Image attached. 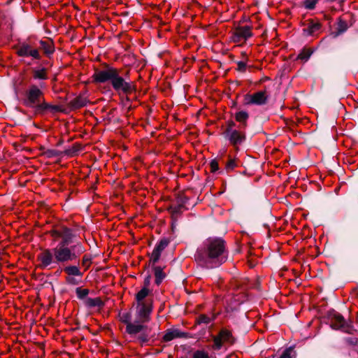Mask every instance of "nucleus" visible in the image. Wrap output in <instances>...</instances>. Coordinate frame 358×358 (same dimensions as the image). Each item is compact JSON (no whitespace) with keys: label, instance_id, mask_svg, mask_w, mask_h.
I'll list each match as a JSON object with an SVG mask.
<instances>
[{"label":"nucleus","instance_id":"nucleus-20","mask_svg":"<svg viewBox=\"0 0 358 358\" xmlns=\"http://www.w3.org/2000/svg\"><path fill=\"white\" fill-rule=\"evenodd\" d=\"M154 274L155 277V283L159 285L165 278V273L160 266L154 267Z\"/></svg>","mask_w":358,"mask_h":358},{"label":"nucleus","instance_id":"nucleus-23","mask_svg":"<svg viewBox=\"0 0 358 358\" xmlns=\"http://www.w3.org/2000/svg\"><path fill=\"white\" fill-rule=\"evenodd\" d=\"M86 104V99L82 96L76 97L71 101V106L73 108H80L85 106Z\"/></svg>","mask_w":358,"mask_h":358},{"label":"nucleus","instance_id":"nucleus-10","mask_svg":"<svg viewBox=\"0 0 358 358\" xmlns=\"http://www.w3.org/2000/svg\"><path fill=\"white\" fill-rule=\"evenodd\" d=\"M152 303H136V320L138 322H147L150 320V315L152 312Z\"/></svg>","mask_w":358,"mask_h":358},{"label":"nucleus","instance_id":"nucleus-18","mask_svg":"<svg viewBox=\"0 0 358 358\" xmlns=\"http://www.w3.org/2000/svg\"><path fill=\"white\" fill-rule=\"evenodd\" d=\"M33 78L35 80H46L48 79L46 69L45 68L34 69L33 70Z\"/></svg>","mask_w":358,"mask_h":358},{"label":"nucleus","instance_id":"nucleus-24","mask_svg":"<svg viewBox=\"0 0 358 358\" xmlns=\"http://www.w3.org/2000/svg\"><path fill=\"white\" fill-rule=\"evenodd\" d=\"M320 29V24L319 23L311 22L307 27V28L304 29V31L307 33L308 35H312L317 31Z\"/></svg>","mask_w":358,"mask_h":358},{"label":"nucleus","instance_id":"nucleus-13","mask_svg":"<svg viewBox=\"0 0 358 358\" xmlns=\"http://www.w3.org/2000/svg\"><path fill=\"white\" fill-rule=\"evenodd\" d=\"M169 241L166 238L162 239L154 248L151 257L150 261L155 264L159 259L162 252L168 246Z\"/></svg>","mask_w":358,"mask_h":358},{"label":"nucleus","instance_id":"nucleus-35","mask_svg":"<svg viewBox=\"0 0 358 358\" xmlns=\"http://www.w3.org/2000/svg\"><path fill=\"white\" fill-rule=\"evenodd\" d=\"M76 276H66V282L72 285H77L80 283V281L76 280Z\"/></svg>","mask_w":358,"mask_h":358},{"label":"nucleus","instance_id":"nucleus-27","mask_svg":"<svg viewBox=\"0 0 358 358\" xmlns=\"http://www.w3.org/2000/svg\"><path fill=\"white\" fill-rule=\"evenodd\" d=\"M92 257L91 255L86 254L82 258V265L85 267V270H87L92 262Z\"/></svg>","mask_w":358,"mask_h":358},{"label":"nucleus","instance_id":"nucleus-25","mask_svg":"<svg viewBox=\"0 0 358 358\" xmlns=\"http://www.w3.org/2000/svg\"><path fill=\"white\" fill-rule=\"evenodd\" d=\"M313 53V51L310 50H303L298 55L297 59L303 60L304 62L308 61Z\"/></svg>","mask_w":358,"mask_h":358},{"label":"nucleus","instance_id":"nucleus-33","mask_svg":"<svg viewBox=\"0 0 358 358\" xmlns=\"http://www.w3.org/2000/svg\"><path fill=\"white\" fill-rule=\"evenodd\" d=\"M293 353L294 350L292 348H287L283 352L279 358H294V355H292Z\"/></svg>","mask_w":358,"mask_h":358},{"label":"nucleus","instance_id":"nucleus-30","mask_svg":"<svg viewBox=\"0 0 358 358\" xmlns=\"http://www.w3.org/2000/svg\"><path fill=\"white\" fill-rule=\"evenodd\" d=\"M120 320L127 325H129V324L131 323V316L129 313H123L122 314L120 315Z\"/></svg>","mask_w":358,"mask_h":358},{"label":"nucleus","instance_id":"nucleus-1","mask_svg":"<svg viewBox=\"0 0 358 358\" xmlns=\"http://www.w3.org/2000/svg\"><path fill=\"white\" fill-rule=\"evenodd\" d=\"M50 234L61 241L54 248L45 249L38 255L40 268H52L57 264L72 262L85 252L82 243L73 241L76 235L71 229L62 227L51 231Z\"/></svg>","mask_w":358,"mask_h":358},{"label":"nucleus","instance_id":"nucleus-26","mask_svg":"<svg viewBox=\"0 0 358 358\" xmlns=\"http://www.w3.org/2000/svg\"><path fill=\"white\" fill-rule=\"evenodd\" d=\"M213 320V318H212L209 316H207L206 315H200L196 319V322L199 324H209Z\"/></svg>","mask_w":358,"mask_h":358},{"label":"nucleus","instance_id":"nucleus-36","mask_svg":"<svg viewBox=\"0 0 358 358\" xmlns=\"http://www.w3.org/2000/svg\"><path fill=\"white\" fill-rule=\"evenodd\" d=\"M238 70L239 71H245L246 69L247 64L245 62L240 61L237 63Z\"/></svg>","mask_w":358,"mask_h":358},{"label":"nucleus","instance_id":"nucleus-5","mask_svg":"<svg viewBox=\"0 0 358 358\" xmlns=\"http://www.w3.org/2000/svg\"><path fill=\"white\" fill-rule=\"evenodd\" d=\"M225 138L234 146L242 144L245 140V134L241 129H236V124L233 121H229L224 132Z\"/></svg>","mask_w":358,"mask_h":358},{"label":"nucleus","instance_id":"nucleus-7","mask_svg":"<svg viewBox=\"0 0 358 358\" xmlns=\"http://www.w3.org/2000/svg\"><path fill=\"white\" fill-rule=\"evenodd\" d=\"M329 320L331 323L330 326L334 329L341 330L350 334H352L355 331L351 323L347 322L341 314L335 311H332L329 314Z\"/></svg>","mask_w":358,"mask_h":358},{"label":"nucleus","instance_id":"nucleus-6","mask_svg":"<svg viewBox=\"0 0 358 358\" xmlns=\"http://www.w3.org/2000/svg\"><path fill=\"white\" fill-rule=\"evenodd\" d=\"M142 323L135 320L134 322L127 325L126 331L131 336L139 334L137 338L140 343H144L149 341L150 330L148 326L143 325Z\"/></svg>","mask_w":358,"mask_h":358},{"label":"nucleus","instance_id":"nucleus-15","mask_svg":"<svg viewBox=\"0 0 358 358\" xmlns=\"http://www.w3.org/2000/svg\"><path fill=\"white\" fill-rule=\"evenodd\" d=\"M151 290L146 287H143L136 294V300L137 303H152V301L149 298Z\"/></svg>","mask_w":358,"mask_h":358},{"label":"nucleus","instance_id":"nucleus-12","mask_svg":"<svg viewBox=\"0 0 358 358\" xmlns=\"http://www.w3.org/2000/svg\"><path fill=\"white\" fill-rule=\"evenodd\" d=\"M231 337L230 331L225 329L221 330L220 334L213 338V348L217 350H220L222 347V343L224 342H229Z\"/></svg>","mask_w":358,"mask_h":358},{"label":"nucleus","instance_id":"nucleus-22","mask_svg":"<svg viewBox=\"0 0 358 358\" xmlns=\"http://www.w3.org/2000/svg\"><path fill=\"white\" fill-rule=\"evenodd\" d=\"M85 304L90 308H93L101 307L103 303L100 298H87L85 301Z\"/></svg>","mask_w":358,"mask_h":358},{"label":"nucleus","instance_id":"nucleus-14","mask_svg":"<svg viewBox=\"0 0 358 358\" xmlns=\"http://www.w3.org/2000/svg\"><path fill=\"white\" fill-rule=\"evenodd\" d=\"M36 112L41 113L47 110H50L52 113H57L62 111V108L58 105H52L45 101H41L39 104L35 108Z\"/></svg>","mask_w":358,"mask_h":358},{"label":"nucleus","instance_id":"nucleus-3","mask_svg":"<svg viewBox=\"0 0 358 358\" xmlns=\"http://www.w3.org/2000/svg\"><path fill=\"white\" fill-rule=\"evenodd\" d=\"M92 78L98 83L110 82L114 90L119 94H127L134 90L132 83L120 75V70L110 65H106L103 69L96 70Z\"/></svg>","mask_w":358,"mask_h":358},{"label":"nucleus","instance_id":"nucleus-40","mask_svg":"<svg viewBox=\"0 0 358 358\" xmlns=\"http://www.w3.org/2000/svg\"><path fill=\"white\" fill-rule=\"evenodd\" d=\"M73 152H73V151H71V150H68V151H66V153H67L68 155H72Z\"/></svg>","mask_w":358,"mask_h":358},{"label":"nucleus","instance_id":"nucleus-28","mask_svg":"<svg viewBox=\"0 0 358 358\" xmlns=\"http://www.w3.org/2000/svg\"><path fill=\"white\" fill-rule=\"evenodd\" d=\"M192 358H210L207 352L202 350H197L192 354Z\"/></svg>","mask_w":358,"mask_h":358},{"label":"nucleus","instance_id":"nucleus-32","mask_svg":"<svg viewBox=\"0 0 358 358\" xmlns=\"http://www.w3.org/2000/svg\"><path fill=\"white\" fill-rule=\"evenodd\" d=\"M182 208V205L171 206L169 208V210H170L171 213L172 214V215L176 216L180 213Z\"/></svg>","mask_w":358,"mask_h":358},{"label":"nucleus","instance_id":"nucleus-21","mask_svg":"<svg viewBox=\"0 0 358 358\" xmlns=\"http://www.w3.org/2000/svg\"><path fill=\"white\" fill-rule=\"evenodd\" d=\"M248 113L245 111H239L235 115L236 120L240 122L243 127L246 126V122L248 119Z\"/></svg>","mask_w":358,"mask_h":358},{"label":"nucleus","instance_id":"nucleus-31","mask_svg":"<svg viewBox=\"0 0 358 358\" xmlns=\"http://www.w3.org/2000/svg\"><path fill=\"white\" fill-rule=\"evenodd\" d=\"M76 292L77 296L79 299H84L88 295L89 290L87 289H82L80 287H78V288H76Z\"/></svg>","mask_w":358,"mask_h":358},{"label":"nucleus","instance_id":"nucleus-19","mask_svg":"<svg viewBox=\"0 0 358 358\" xmlns=\"http://www.w3.org/2000/svg\"><path fill=\"white\" fill-rule=\"evenodd\" d=\"M39 43L40 48L43 50L45 55H50L54 52L55 49L51 42L40 41Z\"/></svg>","mask_w":358,"mask_h":358},{"label":"nucleus","instance_id":"nucleus-39","mask_svg":"<svg viewBox=\"0 0 358 358\" xmlns=\"http://www.w3.org/2000/svg\"><path fill=\"white\" fill-rule=\"evenodd\" d=\"M150 277L148 276L147 277L145 280H144V283H145V287H147V286L150 284Z\"/></svg>","mask_w":358,"mask_h":358},{"label":"nucleus","instance_id":"nucleus-37","mask_svg":"<svg viewBox=\"0 0 358 358\" xmlns=\"http://www.w3.org/2000/svg\"><path fill=\"white\" fill-rule=\"evenodd\" d=\"M210 168H211V171L212 172H215L218 170L219 169V166H218V163L217 161L215 160H213L211 162H210Z\"/></svg>","mask_w":358,"mask_h":358},{"label":"nucleus","instance_id":"nucleus-34","mask_svg":"<svg viewBox=\"0 0 358 358\" xmlns=\"http://www.w3.org/2000/svg\"><path fill=\"white\" fill-rule=\"evenodd\" d=\"M317 0H305L304 6L307 9H313L317 3Z\"/></svg>","mask_w":358,"mask_h":358},{"label":"nucleus","instance_id":"nucleus-9","mask_svg":"<svg viewBox=\"0 0 358 358\" xmlns=\"http://www.w3.org/2000/svg\"><path fill=\"white\" fill-rule=\"evenodd\" d=\"M17 54L20 57H31L33 59H41L38 49L33 44L27 42H23L18 45Z\"/></svg>","mask_w":358,"mask_h":358},{"label":"nucleus","instance_id":"nucleus-4","mask_svg":"<svg viewBox=\"0 0 358 358\" xmlns=\"http://www.w3.org/2000/svg\"><path fill=\"white\" fill-rule=\"evenodd\" d=\"M46 88V85L43 82H41L38 85L30 84L25 90L23 103L24 106L31 108L36 107L41 101L43 96V90Z\"/></svg>","mask_w":358,"mask_h":358},{"label":"nucleus","instance_id":"nucleus-8","mask_svg":"<svg viewBox=\"0 0 358 358\" xmlns=\"http://www.w3.org/2000/svg\"><path fill=\"white\" fill-rule=\"evenodd\" d=\"M253 36L252 27L248 25L238 26L234 29L230 37L234 43H245Z\"/></svg>","mask_w":358,"mask_h":358},{"label":"nucleus","instance_id":"nucleus-11","mask_svg":"<svg viewBox=\"0 0 358 358\" xmlns=\"http://www.w3.org/2000/svg\"><path fill=\"white\" fill-rule=\"evenodd\" d=\"M245 101L247 104L263 105L267 101V96L265 92L259 91L253 94H247Z\"/></svg>","mask_w":358,"mask_h":358},{"label":"nucleus","instance_id":"nucleus-16","mask_svg":"<svg viewBox=\"0 0 358 358\" xmlns=\"http://www.w3.org/2000/svg\"><path fill=\"white\" fill-rule=\"evenodd\" d=\"M185 334L182 332L178 329H169L164 334L163 339L166 342H169L172 341L176 338H182L185 337Z\"/></svg>","mask_w":358,"mask_h":358},{"label":"nucleus","instance_id":"nucleus-2","mask_svg":"<svg viewBox=\"0 0 358 358\" xmlns=\"http://www.w3.org/2000/svg\"><path fill=\"white\" fill-rule=\"evenodd\" d=\"M227 259L224 241L220 238H208L197 248L194 260L204 268H214L224 264Z\"/></svg>","mask_w":358,"mask_h":358},{"label":"nucleus","instance_id":"nucleus-17","mask_svg":"<svg viewBox=\"0 0 358 358\" xmlns=\"http://www.w3.org/2000/svg\"><path fill=\"white\" fill-rule=\"evenodd\" d=\"M64 271L67 274V276H83V273L77 265L66 266L64 268Z\"/></svg>","mask_w":358,"mask_h":358},{"label":"nucleus","instance_id":"nucleus-38","mask_svg":"<svg viewBox=\"0 0 358 358\" xmlns=\"http://www.w3.org/2000/svg\"><path fill=\"white\" fill-rule=\"evenodd\" d=\"M345 341L351 345H356L358 343L356 338H346Z\"/></svg>","mask_w":358,"mask_h":358},{"label":"nucleus","instance_id":"nucleus-29","mask_svg":"<svg viewBox=\"0 0 358 358\" xmlns=\"http://www.w3.org/2000/svg\"><path fill=\"white\" fill-rule=\"evenodd\" d=\"M237 166V162L235 159L231 157L229 158L227 163L226 164L225 169L227 171H231Z\"/></svg>","mask_w":358,"mask_h":358}]
</instances>
